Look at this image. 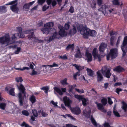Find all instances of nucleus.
Here are the masks:
<instances>
[{"mask_svg": "<svg viewBox=\"0 0 127 127\" xmlns=\"http://www.w3.org/2000/svg\"><path fill=\"white\" fill-rule=\"evenodd\" d=\"M58 27L60 30L59 34L57 32H55L54 33L52 36L45 38V40L47 42H50L55 38H59L60 36L62 37H64L67 35V32L65 31L63 27L60 25H58Z\"/></svg>", "mask_w": 127, "mask_h": 127, "instance_id": "obj_1", "label": "nucleus"}, {"mask_svg": "<svg viewBox=\"0 0 127 127\" xmlns=\"http://www.w3.org/2000/svg\"><path fill=\"white\" fill-rule=\"evenodd\" d=\"M101 73L107 78H109L111 75L109 69L106 66H104L100 70L98 71L96 73L97 79L98 81H101L103 79V77Z\"/></svg>", "mask_w": 127, "mask_h": 127, "instance_id": "obj_2", "label": "nucleus"}, {"mask_svg": "<svg viewBox=\"0 0 127 127\" xmlns=\"http://www.w3.org/2000/svg\"><path fill=\"white\" fill-rule=\"evenodd\" d=\"M15 40L13 37L11 39L9 34H7L4 36L0 38V43L2 44L3 47H5L9 44L14 43Z\"/></svg>", "mask_w": 127, "mask_h": 127, "instance_id": "obj_3", "label": "nucleus"}, {"mask_svg": "<svg viewBox=\"0 0 127 127\" xmlns=\"http://www.w3.org/2000/svg\"><path fill=\"white\" fill-rule=\"evenodd\" d=\"M81 33L82 34L83 37L85 38H88L89 35L91 36H94L96 34V32L94 30L91 31L86 27L83 28L80 31Z\"/></svg>", "mask_w": 127, "mask_h": 127, "instance_id": "obj_4", "label": "nucleus"}, {"mask_svg": "<svg viewBox=\"0 0 127 127\" xmlns=\"http://www.w3.org/2000/svg\"><path fill=\"white\" fill-rule=\"evenodd\" d=\"M16 86L20 92L18 94V96L19 99L20 105V106H22L23 105V104L22 98V94L21 93L25 95L24 92L25 89L24 87L22 84H20L19 86L18 84H17Z\"/></svg>", "mask_w": 127, "mask_h": 127, "instance_id": "obj_5", "label": "nucleus"}, {"mask_svg": "<svg viewBox=\"0 0 127 127\" xmlns=\"http://www.w3.org/2000/svg\"><path fill=\"white\" fill-rule=\"evenodd\" d=\"M24 34H29L28 35V38L29 39H33L34 41L36 42L39 43L43 42V41L42 40H39L35 37L34 35L33 30H28L24 32Z\"/></svg>", "mask_w": 127, "mask_h": 127, "instance_id": "obj_6", "label": "nucleus"}, {"mask_svg": "<svg viewBox=\"0 0 127 127\" xmlns=\"http://www.w3.org/2000/svg\"><path fill=\"white\" fill-rule=\"evenodd\" d=\"M18 4L17 0H15L10 1L6 5H11L10 7L11 10L14 12L18 13L19 11V8L17 6Z\"/></svg>", "mask_w": 127, "mask_h": 127, "instance_id": "obj_7", "label": "nucleus"}, {"mask_svg": "<svg viewBox=\"0 0 127 127\" xmlns=\"http://www.w3.org/2000/svg\"><path fill=\"white\" fill-rule=\"evenodd\" d=\"M54 25V24L52 22L47 23L44 26V28L41 29V31L45 34H48L50 30H53V29L52 28Z\"/></svg>", "mask_w": 127, "mask_h": 127, "instance_id": "obj_8", "label": "nucleus"}, {"mask_svg": "<svg viewBox=\"0 0 127 127\" xmlns=\"http://www.w3.org/2000/svg\"><path fill=\"white\" fill-rule=\"evenodd\" d=\"M98 10L101 11L105 15H106L109 12L110 13L113 11V9H110L109 6L105 5H103Z\"/></svg>", "mask_w": 127, "mask_h": 127, "instance_id": "obj_9", "label": "nucleus"}, {"mask_svg": "<svg viewBox=\"0 0 127 127\" xmlns=\"http://www.w3.org/2000/svg\"><path fill=\"white\" fill-rule=\"evenodd\" d=\"M22 29L21 27H18L17 29V30L18 32H19V33H17L13 34L12 38L13 37L14 39L15 38V42L17 38H23L25 37V36L24 34H25L24 32L25 31L22 32Z\"/></svg>", "mask_w": 127, "mask_h": 127, "instance_id": "obj_10", "label": "nucleus"}, {"mask_svg": "<svg viewBox=\"0 0 127 127\" xmlns=\"http://www.w3.org/2000/svg\"><path fill=\"white\" fill-rule=\"evenodd\" d=\"M118 54L117 49L116 48L111 49L109 54L107 55V60L109 59L110 57L112 59L116 58Z\"/></svg>", "mask_w": 127, "mask_h": 127, "instance_id": "obj_11", "label": "nucleus"}, {"mask_svg": "<svg viewBox=\"0 0 127 127\" xmlns=\"http://www.w3.org/2000/svg\"><path fill=\"white\" fill-rule=\"evenodd\" d=\"M121 48L123 53V56H124L125 55L126 52L127 51V36L124 37Z\"/></svg>", "mask_w": 127, "mask_h": 127, "instance_id": "obj_12", "label": "nucleus"}, {"mask_svg": "<svg viewBox=\"0 0 127 127\" xmlns=\"http://www.w3.org/2000/svg\"><path fill=\"white\" fill-rule=\"evenodd\" d=\"M97 52L98 51L97 48H94L93 51V55L95 59H98V61H100L101 60V58L103 57L105 55H103L100 56L97 54Z\"/></svg>", "mask_w": 127, "mask_h": 127, "instance_id": "obj_13", "label": "nucleus"}, {"mask_svg": "<svg viewBox=\"0 0 127 127\" xmlns=\"http://www.w3.org/2000/svg\"><path fill=\"white\" fill-rule=\"evenodd\" d=\"M75 97L78 99L79 100H81L82 102L83 105L84 106H86L87 104V102L88 99H86L83 97V96L79 95H75L74 96Z\"/></svg>", "mask_w": 127, "mask_h": 127, "instance_id": "obj_14", "label": "nucleus"}, {"mask_svg": "<svg viewBox=\"0 0 127 127\" xmlns=\"http://www.w3.org/2000/svg\"><path fill=\"white\" fill-rule=\"evenodd\" d=\"M63 101L65 106L68 107H70V104L72 103V101L66 96L63 98Z\"/></svg>", "mask_w": 127, "mask_h": 127, "instance_id": "obj_15", "label": "nucleus"}, {"mask_svg": "<svg viewBox=\"0 0 127 127\" xmlns=\"http://www.w3.org/2000/svg\"><path fill=\"white\" fill-rule=\"evenodd\" d=\"M70 109L73 114L76 115L79 114L81 112V110L80 108L78 107L72 108L70 107Z\"/></svg>", "mask_w": 127, "mask_h": 127, "instance_id": "obj_16", "label": "nucleus"}, {"mask_svg": "<svg viewBox=\"0 0 127 127\" xmlns=\"http://www.w3.org/2000/svg\"><path fill=\"white\" fill-rule=\"evenodd\" d=\"M91 112V109L89 107L87 108L85 110L83 111L84 115L87 117H90Z\"/></svg>", "mask_w": 127, "mask_h": 127, "instance_id": "obj_17", "label": "nucleus"}, {"mask_svg": "<svg viewBox=\"0 0 127 127\" xmlns=\"http://www.w3.org/2000/svg\"><path fill=\"white\" fill-rule=\"evenodd\" d=\"M107 45L106 43H101L99 47V51L100 52H103L105 49L106 48Z\"/></svg>", "mask_w": 127, "mask_h": 127, "instance_id": "obj_18", "label": "nucleus"}, {"mask_svg": "<svg viewBox=\"0 0 127 127\" xmlns=\"http://www.w3.org/2000/svg\"><path fill=\"white\" fill-rule=\"evenodd\" d=\"M95 103L96 104L98 109L99 110L104 113L106 112V111L104 109L103 105L101 103H98L97 102H96Z\"/></svg>", "mask_w": 127, "mask_h": 127, "instance_id": "obj_19", "label": "nucleus"}, {"mask_svg": "<svg viewBox=\"0 0 127 127\" xmlns=\"http://www.w3.org/2000/svg\"><path fill=\"white\" fill-rule=\"evenodd\" d=\"M32 112L33 114V116H32L31 119L32 121L33 122L35 120V117H37L38 115V113L36 110L35 109L32 110Z\"/></svg>", "mask_w": 127, "mask_h": 127, "instance_id": "obj_20", "label": "nucleus"}, {"mask_svg": "<svg viewBox=\"0 0 127 127\" xmlns=\"http://www.w3.org/2000/svg\"><path fill=\"white\" fill-rule=\"evenodd\" d=\"M85 56L86 57L88 62H91L92 61V56L91 54L87 52L85 54Z\"/></svg>", "mask_w": 127, "mask_h": 127, "instance_id": "obj_21", "label": "nucleus"}, {"mask_svg": "<svg viewBox=\"0 0 127 127\" xmlns=\"http://www.w3.org/2000/svg\"><path fill=\"white\" fill-rule=\"evenodd\" d=\"M77 49L76 51V53L75 55V57L77 58H80L82 57V56L81 54L80 49L78 47H77Z\"/></svg>", "mask_w": 127, "mask_h": 127, "instance_id": "obj_22", "label": "nucleus"}, {"mask_svg": "<svg viewBox=\"0 0 127 127\" xmlns=\"http://www.w3.org/2000/svg\"><path fill=\"white\" fill-rule=\"evenodd\" d=\"M54 92L55 94V92H56L60 95H63V93L62 92L61 89L60 88L56 87L54 88Z\"/></svg>", "mask_w": 127, "mask_h": 127, "instance_id": "obj_23", "label": "nucleus"}, {"mask_svg": "<svg viewBox=\"0 0 127 127\" xmlns=\"http://www.w3.org/2000/svg\"><path fill=\"white\" fill-rule=\"evenodd\" d=\"M124 70V69L120 66H118L113 69L114 71L118 72L122 71Z\"/></svg>", "mask_w": 127, "mask_h": 127, "instance_id": "obj_24", "label": "nucleus"}, {"mask_svg": "<svg viewBox=\"0 0 127 127\" xmlns=\"http://www.w3.org/2000/svg\"><path fill=\"white\" fill-rule=\"evenodd\" d=\"M73 29L71 30L69 32V34L70 35L74 34L76 32V28L74 26H73Z\"/></svg>", "mask_w": 127, "mask_h": 127, "instance_id": "obj_25", "label": "nucleus"}, {"mask_svg": "<svg viewBox=\"0 0 127 127\" xmlns=\"http://www.w3.org/2000/svg\"><path fill=\"white\" fill-rule=\"evenodd\" d=\"M116 107V105H114V108L113 109V112L115 115L117 117H120V115L119 113L118 112L117 110L115 109V108Z\"/></svg>", "mask_w": 127, "mask_h": 127, "instance_id": "obj_26", "label": "nucleus"}, {"mask_svg": "<svg viewBox=\"0 0 127 127\" xmlns=\"http://www.w3.org/2000/svg\"><path fill=\"white\" fill-rule=\"evenodd\" d=\"M87 72L88 74L90 76H93L94 74L93 72L91 69L87 68Z\"/></svg>", "mask_w": 127, "mask_h": 127, "instance_id": "obj_27", "label": "nucleus"}, {"mask_svg": "<svg viewBox=\"0 0 127 127\" xmlns=\"http://www.w3.org/2000/svg\"><path fill=\"white\" fill-rule=\"evenodd\" d=\"M6 11V7L4 6H0V13L5 12Z\"/></svg>", "mask_w": 127, "mask_h": 127, "instance_id": "obj_28", "label": "nucleus"}, {"mask_svg": "<svg viewBox=\"0 0 127 127\" xmlns=\"http://www.w3.org/2000/svg\"><path fill=\"white\" fill-rule=\"evenodd\" d=\"M67 79L66 78H65L61 81V83L62 85H68V83L67 82Z\"/></svg>", "mask_w": 127, "mask_h": 127, "instance_id": "obj_29", "label": "nucleus"}, {"mask_svg": "<svg viewBox=\"0 0 127 127\" xmlns=\"http://www.w3.org/2000/svg\"><path fill=\"white\" fill-rule=\"evenodd\" d=\"M90 119L92 124L94 126L96 127H98V125L97 124L95 121L92 117H91Z\"/></svg>", "mask_w": 127, "mask_h": 127, "instance_id": "obj_30", "label": "nucleus"}, {"mask_svg": "<svg viewBox=\"0 0 127 127\" xmlns=\"http://www.w3.org/2000/svg\"><path fill=\"white\" fill-rule=\"evenodd\" d=\"M6 104L4 103H0V108L2 110H4L6 107Z\"/></svg>", "mask_w": 127, "mask_h": 127, "instance_id": "obj_31", "label": "nucleus"}, {"mask_svg": "<svg viewBox=\"0 0 127 127\" xmlns=\"http://www.w3.org/2000/svg\"><path fill=\"white\" fill-rule=\"evenodd\" d=\"M116 37L115 36H111L110 38V44L113 45V44L114 42L115 39H116Z\"/></svg>", "mask_w": 127, "mask_h": 127, "instance_id": "obj_32", "label": "nucleus"}, {"mask_svg": "<svg viewBox=\"0 0 127 127\" xmlns=\"http://www.w3.org/2000/svg\"><path fill=\"white\" fill-rule=\"evenodd\" d=\"M74 48V44H72V45H68L66 47V49L67 50H69V49H71L73 50Z\"/></svg>", "mask_w": 127, "mask_h": 127, "instance_id": "obj_33", "label": "nucleus"}, {"mask_svg": "<svg viewBox=\"0 0 127 127\" xmlns=\"http://www.w3.org/2000/svg\"><path fill=\"white\" fill-rule=\"evenodd\" d=\"M14 91V88L11 89L9 91V94L12 95L14 96L15 95V94Z\"/></svg>", "mask_w": 127, "mask_h": 127, "instance_id": "obj_34", "label": "nucleus"}, {"mask_svg": "<svg viewBox=\"0 0 127 127\" xmlns=\"http://www.w3.org/2000/svg\"><path fill=\"white\" fill-rule=\"evenodd\" d=\"M30 100L32 103H34L36 101L35 98L33 95H32L31 97Z\"/></svg>", "mask_w": 127, "mask_h": 127, "instance_id": "obj_35", "label": "nucleus"}, {"mask_svg": "<svg viewBox=\"0 0 127 127\" xmlns=\"http://www.w3.org/2000/svg\"><path fill=\"white\" fill-rule=\"evenodd\" d=\"M39 114H41L43 117H45L48 115L47 113H46L42 110H40L39 111Z\"/></svg>", "mask_w": 127, "mask_h": 127, "instance_id": "obj_36", "label": "nucleus"}, {"mask_svg": "<svg viewBox=\"0 0 127 127\" xmlns=\"http://www.w3.org/2000/svg\"><path fill=\"white\" fill-rule=\"evenodd\" d=\"M22 113L23 115L26 116H28L30 115L28 112L26 110H24L22 112Z\"/></svg>", "mask_w": 127, "mask_h": 127, "instance_id": "obj_37", "label": "nucleus"}, {"mask_svg": "<svg viewBox=\"0 0 127 127\" xmlns=\"http://www.w3.org/2000/svg\"><path fill=\"white\" fill-rule=\"evenodd\" d=\"M41 89L42 90H44L45 91V92L46 93H47L49 90V88L48 86L43 87L41 88Z\"/></svg>", "mask_w": 127, "mask_h": 127, "instance_id": "obj_38", "label": "nucleus"}, {"mask_svg": "<svg viewBox=\"0 0 127 127\" xmlns=\"http://www.w3.org/2000/svg\"><path fill=\"white\" fill-rule=\"evenodd\" d=\"M73 66H74L76 69L79 71L81 70L82 69H83L82 67L80 66H78L76 64H74L73 65Z\"/></svg>", "mask_w": 127, "mask_h": 127, "instance_id": "obj_39", "label": "nucleus"}, {"mask_svg": "<svg viewBox=\"0 0 127 127\" xmlns=\"http://www.w3.org/2000/svg\"><path fill=\"white\" fill-rule=\"evenodd\" d=\"M70 24V23L69 22H68L67 23L65 24L64 28L66 30H68L70 27L69 25Z\"/></svg>", "mask_w": 127, "mask_h": 127, "instance_id": "obj_40", "label": "nucleus"}, {"mask_svg": "<svg viewBox=\"0 0 127 127\" xmlns=\"http://www.w3.org/2000/svg\"><path fill=\"white\" fill-rule=\"evenodd\" d=\"M122 108L124 110L125 112L127 111V104L126 103L123 104L122 106Z\"/></svg>", "mask_w": 127, "mask_h": 127, "instance_id": "obj_41", "label": "nucleus"}, {"mask_svg": "<svg viewBox=\"0 0 127 127\" xmlns=\"http://www.w3.org/2000/svg\"><path fill=\"white\" fill-rule=\"evenodd\" d=\"M101 102L103 105H105L107 103V100L105 98L101 100Z\"/></svg>", "mask_w": 127, "mask_h": 127, "instance_id": "obj_42", "label": "nucleus"}, {"mask_svg": "<svg viewBox=\"0 0 127 127\" xmlns=\"http://www.w3.org/2000/svg\"><path fill=\"white\" fill-rule=\"evenodd\" d=\"M34 65H35V64L33 63H29L28 64V65L30 66V69L31 68L33 69Z\"/></svg>", "mask_w": 127, "mask_h": 127, "instance_id": "obj_43", "label": "nucleus"}, {"mask_svg": "<svg viewBox=\"0 0 127 127\" xmlns=\"http://www.w3.org/2000/svg\"><path fill=\"white\" fill-rule=\"evenodd\" d=\"M62 127H77L73 126L71 124H66L64 126Z\"/></svg>", "mask_w": 127, "mask_h": 127, "instance_id": "obj_44", "label": "nucleus"}, {"mask_svg": "<svg viewBox=\"0 0 127 127\" xmlns=\"http://www.w3.org/2000/svg\"><path fill=\"white\" fill-rule=\"evenodd\" d=\"M119 0H113L112 1L113 4L115 5H119V3L118 1Z\"/></svg>", "mask_w": 127, "mask_h": 127, "instance_id": "obj_45", "label": "nucleus"}, {"mask_svg": "<svg viewBox=\"0 0 127 127\" xmlns=\"http://www.w3.org/2000/svg\"><path fill=\"white\" fill-rule=\"evenodd\" d=\"M75 90L80 94H82L84 93V90L83 89L80 90L79 89H76Z\"/></svg>", "mask_w": 127, "mask_h": 127, "instance_id": "obj_46", "label": "nucleus"}, {"mask_svg": "<svg viewBox=\"0 0 127 127\" xmlns=\"http://www.w3.org/2000/svg\"><path fill=\"white\" fill-rule=\"evenodd\" d=\"M30 6L29 4H25L23 6V8L24 9H28L29 8Z\"/></svg>", "mask_w": 127, "mask_h": 127, "instance_id": "obj_47", "label": "nucleus"}, {"mask_svg": "<svg viewBox=\"0 0 127 127\" xmlns=\"http://www.w3.org/2000/svg\"><path fill=\"white\" fill-rule=\"evenodd\" d=\"M49 8V6H47L46 5H45L42 7V10L43 11H45Z\"/></svg>", "mask_w": 127, "mask_h": 127, "instance_id": "obj_48", "label": "nucleus"}, {"mask_svg": "<svg viewBox=\"0 0 127 127\" xmlns=\"http://www.w3.org/2000/svg\"><path fill=\"white\" fill-rule=\"evenodd\" d=\"M16 80L17 82H21L23 81L22 78L21 77L17 78H16Z\"/></svg>", "mask_w": 127, "mask_h": 127, "instance_id": "obj_49", "label": "nucleus"}, {"mask_svg": "<svg viewBox=\"0 0 127 127\" xmlns=\"http://www.w3.org/2000/svg\"><path fill=\"white\" fill-rule=\"evenodd\" d=\"M74 7L72 6H71L69 10V11L71 13L74 12Z\"/></svg>", "mask_w": 127, "mask_h": 127, "instance_id": "obj_50", "label": "nucleus"}, {"mask_svg": "<svg viewBox=\"0 0 127 127\" xmlns=\"http://www.w3.org/2000/svg\"><path fill=\"white\" fill-rule=\"evenodd\" d=\"M21 50V48L20 47H18L17 48V50L15 52V54H18Z\"/></svg>", "mask_w": 127, "mask_h": 127, "instance_id": "obj_51", "label": "nucleus"}, {"mask_svg": "<svg viewBox=\"0 0 127 127\" xmlns=\"http://www.w3.org/2000/svg\"><path fill=\"white\" fill-rule=\"evenodd\" d=\"M45 0H38V3L40 4H42L45 1Z\"/></svg>", "mask_w": 127, "mask_h": 127, "instance_id": "obj_52", "label": "nucleus"}, {"mask_svg": "<svg viewBox=\"0 0 127 127\" xmlns=\"http://www.w3.org/2000/svg\"><path fill=\"white\" fill-rule=\"evenodd\" d=\"M104 127H110L109 124L105 122L103 125Z\"/></svg>", "mask_w": 127, "mask_h": 127, "instance_id": "obj_53", "label": "nucleus"}, {"mask_svg": "<svg viewBox=\"0 0 127 127\" xmlns=\"http://www.w3.org/2000/svg\"><path fill=\"white\" fill-rule=\"evenodd\" d=\"M108 103L110 105L112 104L113 103V102L110 98L108 97Z\"/></svg>", "mask_w": 127, "mask_h": 127, "instance_id": "obj_54", "label": "nucleus"}, {"mask_svg": "<svg viewBox=\"0 0 127 127\" xmlns=\"http://www.w3.org/2000/svg\"><path fill=\"white\" fill-rule=\"evenodd\" d=\"M51 103L54 105L55 106H57V105L58 103L57 102H55L53 101H52L51 102Z\"/></svg>", "mask_w": 127, "mask_h": 127, "instance_id": "obj_55", "label": "nucleus"}, {"mask_svg": "<svg viewBox=\"0 0 127 127\" xmlns=\"http://www.w3.org/2000/svg\"><path fill=\"white\" fill-rule=\"evenodd\" d=\"M96 5V3L94 2L91 4V7L93 8H95V7Z\"/></svg>", "mask_w": 127, "mask_h": 127, "instance_id": "obj_56", "label": "nucleus"}, {"mask_svg": "<svg viewBox=\"0 0 127 127\" xmlns=\"http://www.w3.org/2000/svg\"><path fill=\"white\" fill-rule=\"evenodd\" d=\"M51 3L52 5L53 6H55L57 4V2L55 0H54L52 1Z\"/></svg>", "mask_w": 127, "mask_h": 127, "instance_id": "obj_57", "label": "nucleus"}, {"mask_svg": "<svg viewBox=\"0 0 127 127\" xmlns=\"http://www.w3.org/2000/svg\"><path fill=\"white\" fill-rule=\"evenodd\" d=\"M37 74V72L35 71L34 70H33L31 74L32 75H36Z\"/></svg>", "mask_w": 127, "mask_h": 127, "instance_id": "obj_58", "label": "nucleus"}, {"mask_svg": "<svg viewBox=\"0 0 127 127\" xmlns=\"http://www.w3.org/2000/svg\"><path fill=\"white\" fill-rule=\"evenodd\" d=\"M122 91V89H121L117 88L116 89V92L118 94H119V92Z\"/></svg>", "mask_w": 127, "mask_h": 127, "instance_id": "obj_59", "label": "nucleus"}, {"mask_svg": "<svg viewBox=\"0 0 127 127\" xmlns=\"http://www.w3.org/2000/svg\"><path fill=\"white\" fill-rule=\"evenodd\" d=\"M59 58L64 59H67V57L65 55H64L63 56H61L59 57Z\"/></svg>", "mask_w": 127, "mask_h": 127, "instance_id": "obj_60", "label": "nucleus"}, {"mask_svg": "<svg viewBox=\"0 0 127 127\" xmlns=\"http://www.w3.org/2000/svg\"><path fill=\"white\" fill-rule=\"evenodd\" d=\"M98 4L99 5H101L102 3V0H97Z\"/></svg>", "mask_w": 127, "mask_h": 127, "instance_id": "obj_61", "label": "nucleus"}, {"mask_svg": "<svg viewBox=\"0 0 127 127\" xmlns=\"http://www.w3.org/2000/svg\"><path fill=\"white\" fill-rule=\"evenodd\" d=\"M122 85V83H121L119 82V83H115L114 85V86H118L120 85Z\"/></svg>", "mask_w": 127, "mask_h": 127, "instance_id": "obj_62", "label": "nucleus"}, {"mask_svg": "<svg viewBox=\"0 0 127 127\" xmlns=\"http://www.w3.org/2000/svg\"><path fill=\"white\" fill-rule=\"evenodd\" d=\"M52 0H47V2L48 5H50L51 3Z\"/></svg>", "mask_w": 127, "mask_h": 127, "instance_id": "obj_63", "label": "nucleus"}, {"mask_svg": "<svg viewBox=\"0 0 127 127\" xmlns=\"http://www.w3.org/2000/svg\"><path fill=\"white\" fill-rule=\"evenodd\" d=\"M61 90L62 91V92H65L66 90V89L65 88H61Z\"/></svg>", "mask_w": 127, "mask_h": 127, "instance_id": "obj_64", "label": "nucleus"}]
</instances>
